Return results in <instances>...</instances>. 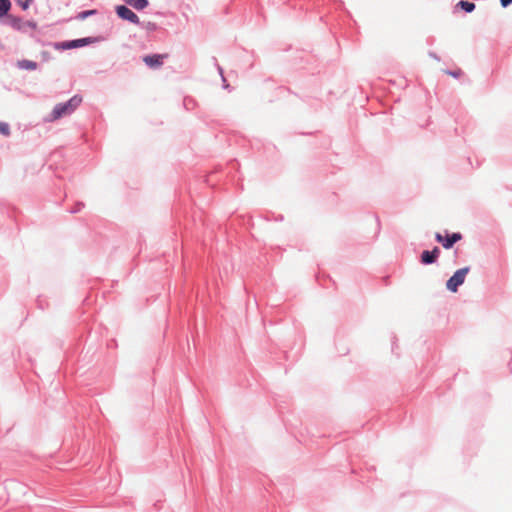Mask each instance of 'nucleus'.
<instances>
[{"label": "nucleus", "mask_w": 512, "mask_h": 512, "mask_svg": "<svg viewBox=\"0 0 512 512\" xmlns=\"http://www.w3.org/2000/svg\"><path fill=\"white\" fill-rule=\"evenodd\" d=\"M81 103L82 97L80 95H74L68 101L56 104L51 113L52 119H59L63 116L70 115Z\"/></svg>", "instance_id": "1"}, {"label": "nucleus", "mask_w": 512, "mask_h": 512, "mask_svg": "<svg viewBox=\"0 0 512 512\" xmlns=\"http://www.w3.org/2000/svg\"><path fill=\"white\" fill-rule=\"evenodd\" d=\"M469 272V267L458 269L447 281L446 287L451 292H457L458 287L465 281L466 275Z\"/></svg>", "instance_id": "2"}, {"label": "nucleus", "mask_w": 512, "mask_h": 512, "mask_svg": "<svg viewBox=\"0 0 512 512\" xmlns=\"http://www.w3.org/2000/svg\"><path fill=\"white\" fill-rule=\"evenodd\" d=\"M94 42H96V38L85 37V38H80V39H75V40H70V41L58 42L55 44V48L61 49V50L75 49V48L87 46Z\"/></svg>", "instance_id": "3"}, {"label": "nucleus", "mask_w": 512, "mask_h": 512, "mask_svg": "<svg viewBox=\"0 0 512 512\" xmlns=\"http://www.w3.org/2000/svg\"><path fill=\"white\" fill-rule=\"evenodd\" d=\"M6 24L9 25L14 30H17L20 32H21V30H23L22 25H31L33 31L37 29V23L35 21H33V20L25 21L21 17L15 16L12 14L7 15Z\"/></svg>", "instance_id": "4"}, {"label": "nucleus", "mask_w": 512, "mask_h": 512, "mask_svg": "<svg viewBox=\"0 0 512 512\" xmlns=\"http://www.w3.org/2000/svg\"><path fill=\"white\" fill-rule=\"evenodd\" d=\"M115 11H116V14L118 15L119 18H121L123 20H127L130 23H133V24H136V25L140 24L139 17L130 8H128L127 6H125V5H118L116 7Z\"/></svg>", "instance_id": "5"}, {"label": "nucleus", "mask_w": 512, "mask_h": 512, "mask_svg": "<svg viewBox=\"0 0 512 512\" xmlns=\"http://www.w3.org/2000/svg\"><path fill=\"white\" fill-rule=\"evenodd\" d=\"M167 58L168 54H150L143 57V62L151 69H159Z\"/></svg>", "instance_id": "6"}, {"label": "nucleus", "mask_w": 512, "mask_h": 512, "mask_svg": "<svg viewBox=\"0 0 512 512\" xmlns=\"http://www.w3.org/2000/svg\"><path fill=\"white\" fill-rule=\"evenodd\" d=\"M439 248L435 247L432 251H423L421 254V261L424 264H431L435 262L437 257L439 256Z\"/></svg>", "instance_id": "7"}, {"label": "nucleus", "mask_w": 512, "mask_h": 512, "mask_svg": "<svg viewBox=\"0 0 512 512\" xmlns=\"http://www.w3.org/2000/svg\"><path fill=\"white\" fill-rule=\"evenodd\" d=\"M461 238L462 235L460 233H453L451 235H447L444 238L443 247L445 249H450L454 245V243L461 240Z\"/></svg>", "instance_id": "8"}, {"label": "nucleus", "mask_w": 512, "mask_h": 512, "mask_svg": "<svg viewBox=\"0 0 512 512\" xmlns=\"http://www.w3.org/2000/svg\"><path fill=\"white\" fill-rule=\"evenodd\" d=\"M37 62L35 61H32V60H27V59H23V60H19L17 62V67L20 68V69H25V70H36L37 69Z\"/></svg>", "instance_id": "9"}, {"label": "nucleus", "mask_w": 512, "mask_h": 512, "mask_svg": "<svg viewBox=\"0 0 512 512\" xmlns=\"http://www.w3.org/2000/svg\"><path fill=\"white\" fill-rule=\"evenodd\" d=\"M125 2L136 10H143L148 7V0H125Z\"/></svg>", "instance_id": "10"}, {"label": "nucleus", "mask_w": 512, "mask_h": 512, "mask_svg": "<svg viewBox=\"0 0 512 512\" xmlns=\"http://www.w3.org/2000/svg\"><path fill=\"white\" fill-rule=\"evenodd\" d=\"M11 9L10 0H0V18L9 15L8 12Z\"/></svg>", "instance_id": "11"}, {"label": "nucleus", "mask_w": 512, "mask_h": 512, "mask_svg": "<svg viewBox=\"0 0 512 512\" xmlns=\"http://www.w3.org/2000/svg\"><path fill=\"white\" fill-rule=\"evenodd\" d=\"M97 13H98V11L96 9L81 11L75 16V19L85 20L86 18L96 15Z\"/></svg>", "instance_id": "12"}, {"label": "nucleus", "mask_w": 512, "mask_h": 512, "mask_svg": "<svg viewBox=\"0 0 512 512\" xmlns=\"http://www.w3.org/2000/svg\"><path fill=\"white\" fill-rule=\"evenodd\" d=\"M457 5L460 6L466 12H472L475 9L474 3L464 0L460 1Z\"/></svg>", "instance_id": "13"}, {"label": "nucleus", "mask_w": 512, "mask_h": 512, "mask_svg": "<svg viewBox=\"0 0 512 512\" xmlns=\"http://www.w3.org/2000/svg\"><path fill=\"white\" fill-rule=\"evenodd\" d=\"M0 133L4 136L10 135V127L6 122H0Z\"/></svg>", "instance_id": "14"}, {"label": "nucleus", "mask_w": 512, "mask_h": 512, "mask_svg": "<svg viewBox=\"0 0 512 512\" xmlns=\"http://www.w3.org/2000/svg\"><path fill=\"white\" fill-rule=\"evenodd\" d=\"M32 2H33V0H24V1H19V4L23 10H26L29 8V6L31 5Z\"/></svg>", "instance_id": "15"}, {"label": "nucleus", "mask_w": 512, "mask_h": 512, "mask_svg": "<svg viewBox=\"0 0 512 512\" xmlns=\"http://www.w3.org/2000/svg\"><path fill=\"white\" fill-rule=\"evenodd\" d=\"M84 207V204L82 202H79L75 205V208H73L70 212L71 213H77L81 211V209Z\"/></svg>", "instance_id": "16"}, {"label": "nucleus", "mask_w": 512, "mask_h": 512, "mask_svg": "<svg viewBox=\"0 0 512 512\" xmlns=\"http://www.w3.org/2000/svg\"><path fill=\"white\" fill-rule=\"evenodd\" d=\"M436 240L443 245L444 238L440 233H436L435 235Z\"/></svg>", "instance_id": "17"}, {"label": "nucleus", "mask_w": 512, "mask_h": 512, "mask_svg": "<svg viewBox=\"0 0 512 512\" xmlns=\"http://www.w3.org/2000/svg\"><path fill=\"white\" fill-rule=\"evenodd\" d=\"M217 69H218L219 75L221 76L222 81L224 82V69L220 65H217Z\"/></svg>", "instance_id": "18"}, {"label": "nucleus", "mask_w": 512, "mask_h": 512, "mask_svg": "<svg viewBox=\"0 0 512 512\" xmlns=\"http://www.w3.org/2000/svg\"><path fill=\"white\" fill-rule=\"evenodd\" d=\"M500 2L503 7H507L512 3V0H500Z\"/></svg>", "instance_id": "19"}, {"label": "nucleus", "mask_w": 512, "mask_h": 512, "mask_svg": "<svg viewBox=\"0 0 512 512\" xmlns=\"http://www.w3.org/2000/svg\"><path fill=\"white\" fill-rule=\"evenodd\" d=\"M22 27H23V30H21V32H27L29 29L32 30L31 25H22Z\"/></svg>", "instance_id": "20"}]
</instances>
